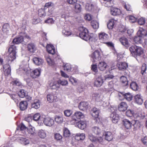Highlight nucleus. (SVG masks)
<instances>
[{"label":"nucleus","mask_w":147,"mask_h":147,"mask_svg":"<svg viewBox=\"0 0 147 147\" xmlns=\"http://www.w3.org/2000/svg\"><path fill=\"white\" fill-rule=\"evenodd\" d=\"M63 136L65 137H68L70 136L71 134L70 131L67 128H64L63 129Z\"/></svg>","instance_id":"obj_42"},{"label":"nucleus","mask_w":147,"mask_h":147,"mask_svg":"<svg viewBox=\"0 0 147 147\" xmlns=\"http://www.w3.org/2000/svg\"><path fill=\"white\" fill-rule=\"evenodd\" d=\"M83 117L84 115L80 111H77L72 116V119L74 121L76 122L78 121L77 120L78 119H80Z\"/></svg>","instance_id":"obj_11"},{"label":"nucleus","mask_w":147,"mask_h":147,"mask_svg":"<svg viewBox=\"0 0 147 147\" xmlns=\"http://www.w3.org/2000/svg\"><path fill=\"white\" fill-rule=\"evenodd\" d=\"M16 47L15 45H12L10 46L8 51L9 53L7 59L9 63H11L16 59Z\"/></svg>","instance_id":"obj_3"},{"label":"nucleus","mask_w":147,"mask_h":147,"mask_svg":"<svg viewBox=\"0 0 147 147\" xmlns=\"http://www.w3.org/2000/svg\"><path fill=\"white\" fill-rule=\"evenodd\" d=\"M146 69V65L145 63L142 64L141 67V73L143 75L144 72H145Z\"/></svg>","instance_id":"obj_62"},{"label":"nucleus","mask_w":147,"mask_h":147,"mask_svg":"<svg viewBox=\"0 0 147 147\" xmlns=\"http://www.w3.org/2000/svg\"><path fill=\"white\" fill-rule=\"evenodd\" d=\"M114 20L113 19L110 20L107 24V27L109 29H112L113 28L114 24Z\"/></svg>","instance_id":"obj_45"},{"label":"nucleus","mask_w":147,"mask_h":147,"mask_svg":"<svg viewBox=\"0 0 147 147\" xmlns=\"http://www.w3.org/2000/svg\"><path fill=\"white\" fill-rule=\"evenodd\" d=\"M38 134L40 138L42 139L45 138L47 136V134L45 130L41 129L38 131Z\"/></svg>","instance_id":"obj_32"},{"label":"nucleus","mask_w":147,"mask_h":147,"mask_svg":"<svg viewBox=\"0 0 147 147\" xmlns=\"http://www.w3.org/2000/svg\"><path fill=\"white\" fill-rule=\"evenodd\" d=\"M63 118L62 116H56L55 117V121L58 123H61L63 121Z\"/></svg>","instance_id":"obj_51"},{"label":"nucleus","mask_w":147,"mask_h":147,"mask_svg":"<svg viewBox=\"0 0 147 147\" xmlns=\"http://www.w3.org/2000/svg\"><path fill=\"white\" fill-rule=\"evenodd\" d=\"M128 18L129 20V21L132 23H134L135 22L136 20V19L135 17L133 16H129Z\"/></svg>","instance_id":"obj_63"},{"label":"nucleus","mask_w":147,"mask_h":147,"mask_svg":"<svg viewBox=\"0 0 147 147\" xmlns=\"http://www.w3.org/2000/svg\"><path fill=\"white\" fill-rule=\"evenodd\" d=\"M133 39L136 43L141 44L144 46L147 45V39L143 38L140 36L137 35V36L134 37Z\"/></svg>","instance_id":"obj_4"},{"label":"nucleus","mask_w":147,"mask_h":147,"mask_svg":"<svg viewBox=\"0 0 147 147\" xmlns=\"http://www.w3.org/2000/svg\"><path fill=\"white\" fill-rule=\"evenodd\" d=\"M120 97H123L128 101H130L132 100V96L130 93H125L124 92H120L119 94Z\"/></svg>","instance_id":"obj_9"},{"label":"nucleus","mask_w":147,"mask_h":147,"mask_svg":"<svg viewBox=\"0 0 147 147\" xmlns=\"http://www.w3.org/2000/svg\"><path fill=\"white\" fill-rule=\"evenodd\" d=\"M72 114V111L69 110H67L64 111V114L67 117L70 116Z\"/></svg>","instance_id":"obj_59"},{"label":"nucleus","mask_w":147,"mask_h":147,"mask_svg":"<svg viewBox=\"0 0 147 147\" xmlns=\"http://www.w3.org/2000/svg\"><path fill=\"white\" fill-rule=\"evenodd\" d=\"M99 38L101 42L105 43L106 41L108 39V35L104 32L100 33L99 34Z\"/></svg>","instance_id":"obj_12"},{"label":"nucleus","mask_w":147,"mask_h":147,"mask_svg":"<svg viewBox=\"0 0 147 147\" xmlns=\"http://www.w3.org/2000/svg\"><path fill=\"white\" fill-rule=\"evenodd\" d=\"M75 10L77 13H80L81 11V8L79 4L76 3L75 6Z\"/></svg>","instance_id":"obj_56"},{"label":"nucleus","mask_w":147,"mask_h":147,"mask_svg":"<svg viewBox=\"0 0 147 147\" xmlns=\"http://www.w3.org/2000/svg\"><path fill=\"white\" fill-rule=\"evenodd\" d=\"M85 8L87 10L91 11L94 9V5L90 3H87L86 5Z\"/></svg>","instance_id":"obj_43"},{"label":"nucleus","mask_w":147,"mask_h":147,"mask_svg":"<svg viewBox=\"0 0 147 147\" xmlns=\"http://www.w3.org/2000/svg\"><path fill=\"white\" fill-rule=\"evenodd\" d=\"M129 50L132 55L135 58L140 56L143 53V49L141 47L135 45L131 47Z\"/></svg>","instance_id":"obj_2"},{"label":"nucleus","mask_w":147,"mask_h":147,"mask_svg":"<svg viewBox=\"0 0 147 147\" xmlns=\"http://www.w3.org/2000/svg\"><path fill=\"white\" fill-rule=\"evenodd\" d=\"M27 103L26 101H21L20 104V109L22 111H24L27 107Z\"/></svg>","instance_id":"obj_39"},{"label":"nucleus","mask_w":147,"mask_h":147,"mask_svg":"<svg viewBox=\"0 0 147 147\" xmlns=\"http://www.w3.org/2000/svg\"><path fill=\"white\" fill-rule=\"evenodd\" d=\"M103 136H105V139L108 141H110L113 139V136L112 133L109 131H107L103 135Z\"/></svg>","instance_id":"obj_28"},{"label":"nucleus","mask_w":147,"mask_h":147,"mask_svg":"<svg viewBox=\"0 0 147 147\" xmlns=\"http://www.w3.org/2000/svg\"><path fill=\"white\" fill-rule=\"evenodd\" d=\"M4 74L6 76H7L10 74L11 67L8 64H6L3 66Z\"/></svg>","instance_id":"obj_19"},{"label":"nucleus","mask_w":147,"mask_h":147,"mask_svg":"<svg viewBox=\"0 0 147 147\" xmlns=\"http://www.w3.org/2000/svg\"><path fill=\"white\" fill-rule=\"evenodd\" d=\"M45 22L48 24H53L54 22V20L52 18H49L45 20Z\"/></svg>","instance_id":"obj_64"},{"label":"nucleus","mask_w":147,"mask_h":147,"mask_svg":"<svg viewBox=\"0 0 147 147\" xmlns=\"http://www.w3.org/2000/svg\"><path fill=\"white\" fill-rule=\"evenodd\" d=\"M24 40L23 37L22 36H20L14 38L12 42L16 44H18L22 42Z\"/></svg>","instance_id":"obj_36"},{"label":"nucleus","mask_w":147,"mask_h":147,"mask_svg":"<svg viewBox=\"0 0 147 147\" xmlns=\"http://www.w3.org/2000/svg\"><path fill=\"white\" fill-rule=\"evenodd\" d=\"M26 94L24 90L23 89H21L18 93V95L20 98H23L25 96Z\"/></svg>","instance_id":"obj_57"},{"label":"nucleus","mask_w":147,"mask_h":147,"mask_svg":"<svg viewBox=\"0 0 147 147\" xmlns=\"http://www.w3.org/2000/svg\"><path fill=\"white\" fill-rule=\"evenodd\" d=\"M132 125L133 126L134 129L139 128L140 126V123L138 120H134L132 121Z\"/></svg>","instance_id":"obj_40"},{"label":"nucleus","mask_w":147,"mask_h":147,"mask_svg":"<svg viewBox=\"0 0 147 147\" xmlns=\"http://www.w3.org/2000/svg\"><path fill=\"white\" fill-rule=\"evenodd\" d=\"M130 86L131 89L134 91H136L139 89L138 85L135 82H132L130 84Z\"/></svg>","instance_id":"obj_38"},{"label":"nucleus","mask_w":147,"mask_h":147,"mask_svg":"<svg viewBox=\"0 0 147 147\" xmlns=\"http://www.w3.org/2000/svg\"><path fill=\"white\" fill-rule=\"evenodd\" d=\"M80 32L79 36L80 38L85 40H88L91 41H94L95 38L93 36H89L88 34V30L83 26H80L78 28Z\"/></svg>","instance_id":"obj_1"},{"label":"nucleus","mask_w":147,"mask_h":147,"mask_svg":"<svg viewBox=\"0 0 147 147\" xmlns=\"http://www.w3.org/2000/svg\"><path fill=\"white\" fill-rule=\"evenodd\" d=\"M58 82L59 83V85L60 84L62 86H65L68 84L67 81L65 80H59L58 81Z\"/></svg>","instance_id":"obj_61"},{"label":"nucleus","mask_w":147,"mask_h":147,"mask_svg":"<svg viewBox=\"0 0 147 147\" xmlns=\"http://www.w3.org/2000/svg\"><path fill=\"white\" fill-rule=\"evenodd\" d=\"M40 69H36L31 72L30 75L33 78H35L38 77L40 75Z\"/></svg>","instance_id":"obj_16"},{"label":"nucleus","mask_w":147,"mask_h":147,"mask_svg":"<svg viewBox=\"0 0 147 147\" xmlns=\"http://www.w3.org/2000/svg\"><path fill=\"white\" fill-rule=\"evenodd\" d=\"M101 2L102 5L108 7H112L114 3L112 0H101Z\"/></svg>","instance_id":"obj_13"},{"label":"nucleus","mask_w":147,"mask_h":147,"mask_svg":"<svg viewBox=\"0 0 147 147\" xmlns=\"http://www.w3.org/2000/svg\"><path fill=\"white\" fill-rule=\"evenodd\" d=\"M20 140V143L25 145H27L29 143V140L26 138H22Z\"/></svg>","instance_id":"obj_49"},{"label":"nucleus","mask_w":147,"mask_h":147,"mask_svg":"<svg viewBox=\"0 0 147 147\" xmlns=\"http://www.w3.org/2000/svg\"><path fill=\"white\" fill-rule=\"evenodd\" d=\"M110 117L112 119V121L114 123H117L119 119V115L116 113L115 111L112 113L110 115Z\"/></svg>","instance_id":"obj_14"},{"label":"nucleus","mask_w":147,"mask_h":147,"mask_svg":"<svg viewBox=\"0 0 147 147\" xmlns=\"http://www.w3.org/2000/svg\"><path fill=\"white\" fill-rule=\"evenodd\" d=\"M99 110L96 108H94L91 111L92 116L95 118V120L98 118L99 113Z\"/></svg>","instance_id":"obj_26"},{"label":"nucleus","mask_w":147,"mask_h":147,"mask_svg":"<svg viewBox=\"0 0 147 147\" xmlns=\"http://www.w3.org/2000/svg\"><path fill=\"white\" fill-rule=\"evenodd\" d=\"M135 102L138 105H141L143 102V100L140 94H138L134 97Z\"/></svg>","instance_id":"obj_23"},{"label":"nucleus","mask_w":147,"mask_h":147,"mask_svg":"<svg viewBox=\"0 0 147 147\" xmlns=\"http://www.w3.org/2000/svg\"><path fill=\"white\" fill-rule=\"evenodd\" d=\"M47 50L48 52L52 55L55 53V49L54 46L51 44H47Z\"/></svg>","instance_id":"obj_27"},{"label":"nucleus","mask_w":147,"mask_h":147,"mask_svg":"<svg viewBox=\"0 0 147 147\" xmlns=\"http://www.w3.org/2000/svg\"><path fill=\"white\" fill-rule=\"evenodd\" d=\"M104 81V80L102 78V75L99 74L96 77L94 83V85L95 86L99 87L102 85Z\"/></svg>","instance_id":"obj_5"},{"label":"nucleus","mask_w":147,"mask_h":147,"mask_svg":"<svg viewBox=\"0 0 147 147\" xmlns=\"http://www.w3.org/2000/svg\"><path fill=\"white\" fill-rule=\"evenodd\" d=\"M137 35L144 38L147 35V31L143 28H140L137 32Z\"/></svg>","instance_id":"obj_20"},{"label":"nucleus","mask_w":147,"mask_h":147,"mask_svg":"<svg viewBox=\"0 0 147 147\" xmlns=\"http://www.w3.org/2000/svg\"><path fill=\"white\" fill-rule=\"evenodd\" d=\"M26 129V127L25 126L23 123H21V124L19 125L17 127L16 132H17L19 130H20V131H23Z\"/></svg>","instance_id":"obj_46"},{"label":"nucleus","mask_w":147,"mask_h":147,"mask_svg":"<svg viewBox=\"0 0 147 147\" xmlns=\"http://www.w3.org/2000/svg\"><path fill=\"white\" fill-rule=\"evenodd\" d=\"M134 117L139 119H143L145 117V114L143 112H138L134 115Z\"/></svg>","instance_id":"obj_35"},{"label":"nucleus","mask_w":147,"mask_h":147,"mask_svg":"<svg viewBox=\"0 0 147 147\" xmlns=\"http://www.w3.org/2000/svg\"><path fill=\"white\" fill-rule=\"evenodd\" d=\"M38 15L40 17L45 16L46 13L44 10L42 9H40L38 11Z\"/></svg>","instance_id":"obj_54"},{"label":"nucleus","mask_w":147,"mask_h":147,"mask_svg":"<svg viewBox=\"0 0 147 147\" xmlns=\"http://www.w3.org/2000/svg\"><path fill=\"white\" fill-rule=\"evenodd\" d=\"M40 101L38 100H35L32 103V108L35 109H38L40 106Z\"/></svg>","instance_id":"obj_34"},{"label":"nucleus","mask_w":147,"mask_h":147,"mask_svg":"<svg viewBox=\"0 0 147 147\" xmlns=\"http://www.w3.org/2000/svg\"><path fill=\"white\" fill-rule=\"evenodd\" d=\"M126 115L129 117H131L133 116H134V112L133 110L130 109H129L127 110L126 112Z\"/></svg>","instance_id":"obj_53"},{"label":"nucleus","mask_w":147,"mask_h":147,"mask_svg":"<svg viewBox=\"0 0 147 147\" xmlns=\"http://www.w3.org/2000/svg\"><path fill=\"white\" fill-rule=\"evenodd\" d=\"M145 19L143 18H139L138 20V24L140 25L144 24L145 23Z\"/></svg>","instance_id":"obj_60"},{"label":"nucleus","mask_w":147,"mask_h":147,"mask_svg":"<svg viewBox=\"0 0 147 147\" xmlns=\"http://www.w3.org/2000/svg\"><path fill=\"white\" fill-rule=\"evenodd\" d=\"M118 69L120 70L124 71L128 67L127 64L125 62H121L117 64Z\"/></svg>","instance_id":"obj_17"},{"label":"nucleus","mask_w":147,"mask_h":147,"mask_svg":"<svg viewBox=\"0 0 147 147\" xmlns=\"http://www.w3.org/2000/svg\"><path fill=\"white\" fill-rule=\"evenodd\" d=\"M51 88L52 89H58L59 88L60 85L57 81H56L54 82L50 85Z\"/></svg>","instance_id":"obj_44"},{"label":"nucleus","mask_w":147,"mask_h":147,"mask_svg":"<svg viewBox=\"0 0 147 147\" xmlns=\"http://www.w3.org/2000/svg\"><path fill=\"white\" fill-rule=\"evenodd\" d=\"M119 40L121 44L126 47L129 45V42L127 39L124 36L121 37L119 39Z\"/></svg>","instance_id":"obj_22"},{"label":"nucleus","mask_w":147,"mask_h":147,"mask_svg":"<svg viewBox=\"0 0 147 147\" xmlns=\"http://www.w3.org/2000/svg\"><path fill=\"white\" fill-rule=\"evenodd\" d=\"M107 66V65L105 62L101 61L99 62L98 67L100 70L103 71L106 69Z\"/></svg>","instance_id":"obj_25"},{"label":"nucleus","mask_w":147,"mask_h":147,"mask_svg":"<svg viewBox=\"0 0 147 147\" xmlns=\"http://www.w3.org/2000/svg\"><path fill=\"white\" fill-rule=\"evenodd\" d=\"M91 57L93 61L94 62L100 60L101 58L100 52L98 50L95 51L92 54Z\"/></svg>","instance_id":"obj_7"},{"label":"nucleus","mask_w":147,"mask_h":147,"mask_svg":"<svg viewBox=\"0 0 147 147\" xmlns=\"http://www.w3.org/2000/svg\"><path fill=\"white\" fill-rule=\"evenodd\" d=\"M92 133L94 134L98 135L100 134L101 132V130L98 126H93L91 128Z\"/></svg>","instance_id":"obj_29"},{"label":"nucleus","mask_w":147,"mask_h":147,"mask_svg":"<svg viewBox=\"0 0 147 147\" xmlns=\"http://www.w3.org/2000/svg\"><path fill=\"white\" fill-rule=\"evenodd\" d=\"M62 34L65 36H69L71 34V32L69 30L63 29L62 32Z\"/></svg>","instance_id":"obj_52"},{"label":"nucleus","mask_w":147,"mask_h":147,"mask_svg":"<svg viewBox=\"0 0 147 147\" xmlns=\"http://www.w3.org/2000/svg\"><path fill=\"white\" fill-rule=\"evenodd\" d=\"M9 25L8 24H4L3 26L2 31L4 33H7L9 31Z\"/></svg>","instance_id":"obj_47"},{"label":"nucleus","mask_w":147,"mask_h":147,"mask_svg":"<svg viewBox=\"0 0 147 147\" xmlns=\"http://www.w3.org/2000/svg\"><path fill=\"white\" fill-rule=\"evenodd\" d=\"M47 101L50 103L56 102L57 100V98L55 94L51 93L48 94L47 96Z\"/></svg>","instance_id":"obj_10"},{"label":"nucleus","mask_w":147,"mask_h":147,"mask_svg":"<svg viewBox=\"0 0 147 147\" xmlns=\"http://www.w3.org/2000/svg\"><path fill=\"white\" fill-rule=\"evenodd\" d=\"M128 106L127 103L125 102H122L118 106V110L121 111H124L127 110Z\"/></svg>","instance_id":"obj_21"},{"label":"nucleus","mask_w":147,"mask_h":147,"mask_svg":"<svg viewBox=\"0 0 147 147\" xmlns=\"http://www.w3.org/2000/svg\"><path fill=\"white\" fill-rule=\"evenodd\" d=\"M88 106V103L86 102H81L78 106L79 109L81 110L84 111L87 109Z\"/></svg>","instance_id":"obj_18"},{"label":"nucleus","mask_w":147,"mask_h":147,"mask_svg":"<svg viewBox=\"0 0 147 147\" xmlns=\"http://www.w3.org/2000/svg\"><path fill=\"white\" fill-rule=\"evenodd\" d=\"M121 81L124 86H126L128 85V81L127 78L125 76H122L120 78Z\"/></svg>","instance_id":"obj_41"},{"label":"nucleus","mask_w":147,"mask_h":147,"mask_svg":"<svg viewBox=\"0 0 147 147\" xmlns=\"http://www.w3.org/2000/svg\"><path fill=\"white\" fill-rule=\"evenodd\" d=\"M64 69L67 71H70L72 69L71 66L70 64L66 63L64 67Z\"/></svg>","instance_id":"obj_55"},{"label":"nucleus","mask_w":147,"mask_h":147,"mask_svg":"<svg viewBox=\"0 0 147 147\" xmlns=\"http://www.w3.org/2000/svg\"><path fill=\"white\" fill-rule=\"evenodd\" d=\"M27 130L28 134L31 136H34L36 134L35 127L31 126H29Z\"/></svg>","instance_id":"obj_30"},{"label":"nucleus","mask_w":147,"mask_h":147,"mask_svg":"<svg viewBox=\"0 0 147 147\" xmlns=\"http://www.w3.org/2000/svg\"><path fill=\"white\" fill-rule=\"evenodd\" d=\"M43 117H41L40 114L38 113L35 114L33 117V119L36 121L38 120L39 119H40V120H42L43 119Z\"/></svg>","instance_id":"obj_50"},{"label":"nucleus","mask_w":147,"mask_h":147,"mask_svg":"<svg viewBox=\"0 0 147 147\" xmlns=\"http://www.w3.org/2000/svg\"><path fill=\"white\" fill-rule=\"evenodd\" d=\"M111 15L114 16L120 15L121 12L120 10L117 8H112L111 10Z\"/></svg>","instance_id":"obj_24"},{"label":"nucleus","mask_w":147,"mask_h":147,"mask_svg":"<svg viewBox=\"0 0 147 147\" xmlns=\"http://www.w3.org/2000/svg\"><path fill=\"white\" fill-rule=\"evenodd\" d=\"M77 125L79 128L83 129L86 127V122L85 121H80L78 123Z\"/></svg>","instance_id":"obj_33"},{"label":"nucleus","mask_w":147,"mask_h":147,"mask_svg":"<svg viewBox=\"0 0 147 147\" xmlns=\"http://www.w3.org/2000/svg\"><path fill=\"white\" fill-rule=\"evenodd\" d=\"M43 123L46 126L51 127L54 125V121L51 118L49 117H43Z\"/></svg>","instance_id":"obj_6"},{"label":"nucleus","mask_w":147,"mask_h":147,"mask_svg":"<svg viewBox=\"0 0 147 147\" xmlns=\"http://www.w3.org/2000/svg\"><path fill=\"white\" fill-rule=\"evenodd\" d=\"M88 137L89 139L91 141L95 143L101 142L103 140L102 137H100L96 138L90 133L88 134Z\"/></svg>","instance_id":"obj_8"},{"label":"nucleus","mask_w":147,"mask_h":147,"mask_svg":"<svg viewBox=\"0 0 147 147\" xmlns=\"http://www.w3.org/2000/svg\"><path fill=\"white\" fill-rule=\"evenodd\" d=\"M91 25L94 29H98L99 27L98 22L95 20H93L91 22Z\"/></svg>","instance_id":"obj_48"},{"label":"nucleus","mask_w":147,"mask_h":147,"mask_svg":"<svg viewBox=\"0 0 147 147\" xmlns=\"http://www.w3.org/2000/svg\"><path fill=\"white\" fill-rule=\"evenodd\" d=\"M85 89V86L84 84H80L78 88V90L80 92L83 91Z\"/></svg>","instance_id":"obj_58"},{"label":"nucleus","mask_w":147,"mask_h":147,"mask_svg":"<svg viewBox=\"0 0 147 147\" xmlns=\"http://www.w3.org/2000/svg\"><path fill=\"white\" fill-rule=\"evenodd\" d=\"M28 49L31 52H34L36 50L35 45L33 43H29L28 45Z\"/></svg>","instance_id":"obj_31"},{"label":"nucleus","mask_w":147,"mask_h":147,"mask_svg":"<svg viewBox=\"0 0 147 147\" xmlns=\"http://www.w3.org/2000/svg\"><path fill=\"white\" fill-rule=\"evenodd\" d=\"M122 122L125 127L127 129H130L132 126V121H130L128 119H124L122 120Z\"/></svg>","instance_id":"obj_15"},{"label":"nucleus","mask_w":147,"mask_h":147,"mask_svg":"<svg viewBox=\"0 0 147 147\" xmlns=\"http://www.w3.org/2000/svg\"><path fill=\"white\" fill-rule=\"evenodd\" d=\"M33 61L34 63L38 65H41L43 63V60L40 58L34 57L33 59Z\"/></svg>","instance_id":"obj_37"}]
</instances>
